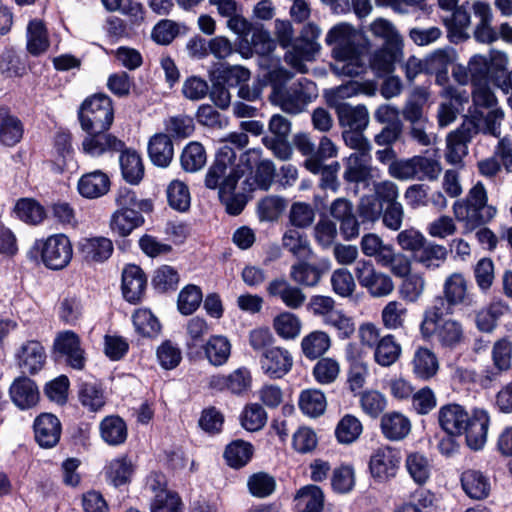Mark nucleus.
Returning <instances> with one entry per match:
<instances>
[{"instance_id":"nucleus-20","label":"nucleus","mask_w":512,"mask_h":512,"mask_svg":"<svg viewBox=\"0 0 512 512\" xmlns=\"http://www.w3.org/2000/svg\"><path fill=\"white\" fill-rule=\"evenodd\" d=\"M35 441L42 448L55 447L61 437L62 425L58 417L52 413H41L33 423Z\"/></svg>"},{"instance_id":"nucleus-8","label":"nucleus","mask_w":512,"mask_h":512,"mask_svg":"<svg viewBox=\"0 0 512 512\" xmlns=\"http://www.w3.org/2000/svg\"><path fill=\"white\" fill-rule=\"evenodd\" d=\"M78 118L84 131L109 129L114 120L111 98L103 93L88 97L79 109Z\"/></svg>"},{"instance_id":"nucleus-59","label":"nucleus","mask_w":512,"mask_h":512,"mask_svg":"<svg viewBox=\"0 0 512 512\" xmlns=\"http://www.w3.org/2000/svg\"><path fill=\"white\" fill-rule=\"evenodd\" d=\"M132 322L136 332L144 337H156L161 330L159 320L148 309L136 310Z\"/></svg>"},{"instance_id":"nucleus-2","label":"nucleus","mask_w":512,"mask_h":512,"mask_svg":"<svg viewBox=\"0 0 512 512\" xmlns=\"http://www.w3.org/2000/svg\"><path fill=\"white\" fill-rule=\"evenodd\" d=\"M335 63L332 71L339 76L355 77L366 71V47L355 29L345 23L332 27L326 35Z\"/></svg>"},{"instance_id":"nucleus-5","label":"nucleus","mask_w":512,"mask_h":512,"mask_svg":"<svg viewBox=\"0 0 512 512\" xmlns=\"http://www.w3.org/2000/svg\"><path fill=\"white\" fill-rule=\"evenodd\" d=\"M450 437L464 436L466 445L474 451L483 449L490 424V417L483 409H474L469 414L459 404H450ZM454 450V442L450 438V453Z\"/></svg>"},{"instance_id":"nucleus-40","label":"nucleus","mask_w":512,"mask_h":512,"mask_svg":"<svg viewBox=\"0 0 512 512\" xmlns=\"http://www.w3.org/2000/svg\"><path fill=\"white\" fill-rule=\"evenodd\" d=\"M120 152L119 163L123 178L130 184H138L144 176L140 155L131 149H123Z\"/></svg>"},{"instance_id":"nucleus-64","label":"nucleus","mask_w":512,"mask_h":512,"mask_svg":"<svg viewBox=\"0 0 512 512\" xmlns=\"http://www.w3.org/2000/svg\"><path fill=\"white\" fill-rule=\"evenodd\" d=\"M242 427L250 432H255L264 427L267 421V413L264 408L252 403L245 406L240 416Z\"/></svg>"},{"instance_id":"nucleus-57","label":"nucleus","mask_w":512,"mask_h":512,"mask_svg":"<svg viewBox=\"0 0 512 512\" xmlns=\"http://www.w3.org/2000/svg\"><path fill=\"white\" fill-rule=\"evenodd\" d=\"M291 48L294 53L288 52L285 59L293 67L300 70L303 66L301 61L303 59L310 60L318 52L319 44L298 37L292 43Z\"/></svg>"},{"instance_id":"nucleus-19","label":"nucleus","mask_w":512,"mask_h":512,"mask_svg":"<svg viewBox=\"0 0 512 512\" xmlns=\"http://www.w3.org/2000/svg\"><path fill=\"white\" fill-rule=\"evenodd\" d=\"M343 180L348 185H354V192H358V185L366 183L372 177L371 155L368 153H351L343 159Z\"/></svg>"},{"instance_id":"nucleus-55","label":"nucleus","mask_w":512,"mask_h":512,"mask_svg":"<svg viewBox=\"0 0 512 512\" xmlns=\"http://www.w3.org/2000/svg\"><path fill=\"white\" fill-rule=\"evenodd\" d=\"M364 255L374 257L378 264L386 263L390 259L391 245L383 243V240L374 233L365 234L360 242Z\"/></svg>"},{"instance_id":"nucleus-32","label":"nucleus","mask_w":512,"mask_h":512,"mask_svg":"<svg viewBox=\"0 0 512 512\" xmlns=\"http://www.w3.org/2000/svg\"><path fill=\"white\" fill-rule=\"evenodd\" d=\"M207 361L215 367L225 365L231 355L232 345L230 340L223 335H212L202 346Z\"/></svg>"},{"instance_id":"nucleus-47","label":"nucleus","mask_w":512,"mask_h":512,"mask_svg":"<svg viewBox=\"0 0 512 512\" xmlns=\"http://www.w3.org/2000/svg\"><path fill=\"white\" fill-rule=\"evenodd\" d=\"M299 512H321L324 504V494L316 485L302 487L295 497Z\"/></svg>"},{"instance_id":"nucleus-38","label":"nucleus","mask_w":512,"mask_h":512,"mask_svg":"<svg viewBox=\"0 0 512 512\" xmlns=\"http://www.w3.org/2000/svg\"><path fill=\"white\" fill-rule=\"evenodd\" d=\"M26 37L27 50L33 56L45 53L50 46L47 29L41 20L33 19L28 23Z\"/></svg>"},{"instance_id":"nucleus-21","label":"nucleus","mask_w":512,"mask_h":512,"mask_svg":"<svg viewBox=\"0 0 512 512\" xmlns=\"http://www.w3.org/2000/svg\"><path fill=\"white\" fill-rule=\"evenodd\" d=\"M54 351L66 358L67 364L77 370L85 366L84 351L81 348L80 338L73 331H64L54 340Z\"/></svg>"},{"instance_id":"nucleus-43","label":"nucleus","mask_w":512,"mask_h":512,"mask_svg":"<svg viewBox=\"0 0 512 512\" xmlns=\"http://www.w3.org/2000/svg\"><path fill=\"white\" fill-rule=\"evenodd\" d=\"M331 346L330 336L320 330L310 332L301 341V349L307 359L315 360L324 355Z\"/></svg>"},{"instance_id":"nucleus-25","label":"nucleus","mask_w":512,"mask_h":512,"mask_svg":"<svg viewBox=\"0 0 512 512\" xmlns=\"http://www.w3.org/2000/svg\"><path fill=\"white\" fill-rule=\"evenodd\" d=\"M335 110L343 130H365L369 124V113L364 105L352 106L339 102Z\"/></svg>"},{"instance_id":"nucleus-23","label":"nucleus","mask_w":512,"mask_h":512,"mask_svg":"<svg viewBox=\"0 0 512 512\" xmlns=\"http://www.w3.org/2000/svg\"><path fill=\"white\" fill-rule=\"evenodd\" d=\"M114 247L110 239L106 237L82 238L78 242V251L82 259L87 263H103L108 260Z\"/></svg>"},{"instance_id":"nucleus-1","label":"nucleus","mask_w":512,"mask_h":512,"mask_svg":"<svg viewBox=\"0 0 512 512\" xmlns=\"http://www.w3.org/2000/svg\"><path fill=\"white\" fill-rule=\"evenodd\" d=\"M472 87V104L468 108V115H463L461 127L450 133V164L460 163L467 155V143L480 124L488 133L496 135L504 118V112L489 84Z\"/></svg>"},{"instance_id":"nucleus-30","label":"nucleus","mask_w":512,"mask_h":512,"mask_svg":"<svg viewBox=\"0 0 512 512\" xmlns=\"http://www.w3.org/2000/svg\"><path fill=\"white\" fill-rule=\"evenodd\" d=\"M148 155L155 166L168 167L174 156L172 139L167 134L156 133L149 140Z\"/></svg>"},{"instance_id":"nucleus-44","label":"nucleus","mask_w":512,"mask_h":512,"mask_svg":"<svg viewBox=\"0 0 512 512\" xmlns=\"http://www.w3.org/2000/svg\"><path fill=\"white\" fill-rule=\"evenodd\" d=\"M100 434L107 444L117 446L127 439V426L119 416H107L100 423Z\"/></svg>"},{"instance_id":"nucleus-41","label":"nucleus","mask_w":512,"mask_h":512,"mask_svg":"<svg viewBox=\"0 0 512 512\" xmlns=\"http://www.w3.org/2000/svg\"><path fill=\"white\" fill-rule=\"evenodd\" d=\"M324 162L325 161H309L306 164V169L313 174L320 175L319 186L322 189L336 192L339 188L337 174L340 170V164L335 161L326 165Z\"/></svg>"},{"instance_id":"nucleus-29","label":"nucleus","mask_w":512,"mask_h":512,"mask_svg":"<svg viewBox=\"0 0 512 512\" xmlns=\"http://www.w3.org/2000/svg\"><path fill=\"white\" fill-rule=\"evenodd\" d=\"M383 436L390 441H401L411 432V422L400 412L385 413L380 422Z\"/></svg>"},{"instance_id":"nucleus-56","label":"nucleus","mask_w":512,"mask_h":512,"mask_svg":"<svg viewBox=\"0 0 512 512\" xmlns=\"http://www.w3.org/2000/svg\"><path fill=\"white\" fill-rule=\"evenodd\" d=\"M81 404L91 412H97L105 405L104 392L95 382H83L78 392Z\"/></svg>"},{"instance_id":"nucleus-26","label":"nucleus","mask_w":512,"mask_h":512,"mask_svg":"<svg viewBox=\"0 0 512 512\" xmlns=\"http://www.w3.org/2000/svg\"><path fill=\"white\" fill-rule=\"evenodd\" d=\"M147 279L142 269L137 265H128L122 273V292L130 303H137L144 295Z\"/></svg>"},{"instance_id":"nucleus-15","label":"nucleus","mask_w":512,"mask_h":512,"mask_svg":"<svg viewBox=\"0 0 512 512\" xmlns=\"http://www.w3.org/2000/svg\"><path fill=\"white\" fill-rule=\"evenodd\" d=\"M330 269L331 261L328 258H320L315 262L302 259L291 266L289 277L299 286L315 287Z\"/></svg>"},{"instance_id":"nucleus-50","label":"nucleus","mask_w":512,"mask_h":512,"mask_svg":"<svg viewBox=\"0 0 512 512\" xmlns=\"http://www.w3.org/2000/svg\"><path fill=\"white\" fill-rule=\"evenodd\" d=\"M165 133L169 138L186 139L190 137L195 130L193 117L186 114L170 116L164 120Z\"/></svg>"},{"instance_id":"nucleus-49","label":"nucleus","mask_w":512,"mask_h":512,"mask_svg":"<svg viewBox=\"0 0 512 512\" xmlns=\"http://www.w3.org/2000/svg\"><path fill=\"white\" fill-rule=\"evenodd\" d=\"M180 162L186 172H197L207 162V154L204 146L198 141L189 142L183 149Z\"/></svg>"},{"instance_id":"nucleus-42","label":"nucleus","mask_w":512,"mask_h":512,"mask_svg":"<svg viewBox=\"0 0 512 512\" xmlns=\"http://www.w3.org/2000/svg\"><path fill=\"white\" fill-rule=\"evenodd\" d=\"M253 452L254 449L251 443L237 439L226 446L223 457L228 466L239 469L249 463Z\"/></svg>"},{"instance_id":"nucleus-63","label":"nucleus","mask_w":512,"mask_h":512,"mask_svg":"<svg viewBox=\"0 0 512 512\" xmlns=\"http://www.w3.org/2000/svg\"><path fill=\"white\" fill-rule=\"evenodd\" d=\"M273 327L283 339H294L301 331L300 319L291 312H283L275 317Z\"/></svg>"},{"instance_id":"nucleus-3","label":"nucleus","mask_w":512,"mask_h":512,"mask_svg":"<svg viewBox=\"0 0 512 512\" xmlns=\"http://www.w3.org/2000/svg\"><path fill=\"white\" fill-rule=\"evenodd\" d=\"M293 76L291 71L283 67L269 71L268 80L272 89L269 98L284 112L297 115L318 97V89L313 81L304 77L287 86Z\"/></svg>"},{"instance_id":"nucleus-48","label":"nucleus","mask_w":512,"mask_h":512,"mask_svg":"<svg viewBox=\"0 0 512 512\" xmlns=\"http://www.w3.org/2000/svg\"><path fill=\"white\" fill-rule=\"evenodd\" d=\"M282 246L298 259H308L313 254L307 236L294 228L286 230Z\"/></svg>"},{"instance_id":"nucleus-13","label":"nucleus","mask_w":512,"mask_h":512,"mask_svg":"<svg viewBox=\"0 0 512 512\" xmlns=\"http://www.w3.org/2000/svg\"><path fill=\"white\" fill-rule=\"evenodd\" d=\"M400 450L391 446H381L371 455L369 469L373 478L386 481L394 478L401 463Z\"/></svg>"},{"instance_id":"nucleus-14","label":"nucleus","mask_w":512,"mask_h":512,"mask_svg":"<svg viewBox=\"0 0 512 512\" xmlns=\"http://www.w3.org/2000/svg\"><path fill=\"white\" fill-rule=\"evenodd\" d=\"M109 129L86 131L87 135L82 141V151L90 157H100L106 153L120 152L125 143L108 132Z\"/></svg>"},{"instance_id":"nucleus-45","label":"nucleus","mask_w":512,"mask_h":512,"mask_svg":"<svg viewBox=\"0 0 512 512\" xmlns=\"http://www.w3.org/2000/svg\"><path fill=\"white\" fill-rule=\"evenodd\" d=\"M412 367L417 378L428 380L436 374L438 360L431 350L419 347L414 353Z\"/></svg>"},{"instance_id":"nucleus-10","label":"nucleus","mask_w":512,"mask_h":512,"mask_svg":"<svg viewBox=\"0 0 512 512\" xmlns=\"http://www.w3.org/2000/svg\"><path fill=\"white\" fill-rule=\"evenodd\" d=\"M33 250L40 253L43 264L52 270L65 268L73 255L71 242L64 234H55L45 240H37Z\"/></svg>"},{"instance_id":"nucleus-54","label":"nucleus","mask_w":512,"mask_h":512,"mask_svg":"<svg viewBox=\"0 0 512 512\" xmlns=\"http://www.w3.org/2000/svg\"><path fill=\"white\" fill-rule=\"evenodd\" d=\"M402 49H396L392 46H383L375 51L370 66L378 75H385L393 72L395 62L401 54Z\"/></svg>"},{"instance_id":"nucleus-39","label":"nucleus","mask_w":512,"mask_h":512,"mask_svg":"<svg viewBox=\"0 0 512 512\" xmlns=\"http://www.w3.org/2000/svg\"><path fill=\"white\" fill-rule=\"evenodd\" d=\"M401 345L391 334L381 337L374 348L373 357L375 362L382 367H390L398 361L401 356Z\"/></svg>"},{"instance_id":"nucleus-34","label":"nucleus","mask_w":512,"mask_h":512,"mask_svg":"<svg viewBox=\"0 0 512 512\" xmlns=\"http://www.w3.org/2000/svg\"><path fill=\"white\" fill-rule=\"evenodd\" d=\"M448 49L435 50L425 59V72L435 75L436 83L442 87L441 94L448 95Z\"/></svg>"},{"instance_id":"nucleus-36","label":"nucleus","mask_w":512,"mask_h":512,"mask_svg":"<svg viewBox=\"0 0 512 512\" xmlns=\"http://www.w3.org/2000/svg\"><path fill=\"white\" fill-rule=\"evenodd\" d=\"M110 187L108 176L100 170L83 175L78 181L79 193L89 199L105 195Z\"/></svg>"},{"instance_id":"nucleus-9","label":"nucleus","mask_w":512,"mask_h":512,"mask_svg":"<svg viewBox=\"0 0 512 512\" xmlns=\"http://www.w3.org/2000/svg\"><path fill=\"white\" fill-rule=\"evenodd\" d=\"M440 171L441 168L437 161L423 156L397 159L388 166L389 175L400 181L433 180L439 176Z\"/></svg>"},{"instance_id":"nucleus-7","label":"nucleus","mask_w":512,"mask_h":512,"mask_svg":"<svg viewBox=\"0 0 512 512\" xmlns=\"http://www.w3.org/2000/svg\"><path fill=\"white\" fill-rule=\"evenodd\" d=\"M420 331L425 339L436 340L442 346L448 345V278L443 283V293L435 297L424 312Z\"/></svg>"},{"instance_id":"nucleus-53","label":"nucleus","mask_w":512,"mask_h":512,"mask_svg":"<svg viewBox=\"0 0 512 512\" xmlns=\"http://www.w3.org/2000/svg\"><path fill=\"white\" fill-rule=\"evenodd\" d=\"M405 467L413 481L418 485H424L431 473V466L428 459L419 452H412L407 455Z\"/></svg>"},{"instance_id":"nucleus-37","label":"nucleus","mask_w":512,"mask_h":512,"mask_svg":"<svg viewBox=\"0 0 512 512\" xmlns=\"http://www.w3.org/2000/svg\"><path fill=\"white\" fill-rule=\"evenodd\" d=\"M475 16L479 23L474 31V37L478 42L490 44L499 38V33L491 26L492 14L489 5L476 2L473 4Z\"/></svg>"},{"instance_id":"nucleus-35","label":"nucleus","mask_w":512,"mask_h":512,"mask_svg":"<svg viewBox=\"0 0 512 512\" xmlns=\"http://www.w3.org/2000/svg\"><path fill=\"white\" fill-rule=\"evenodd\" d=\"M23 136V125L18 117L11 114L9 108L0 106V143L14 146Z\"/></svg>"},{"instance_id":"nucleus-58","label":"nucleus","mask_w":512,"mask_h":512,"mask_svg":"<svg viewBox=\"0 0 512 512\" xmlns=\"http://www.w3.org/2000/svg\"><path fill=\"white\" fill-rule=\"evenodd\" d=\"M363 426L360 420L351 414H346L338 422L335 436L342 444H351L362 434Z\"/></svg>"},{"instance_id":"nucleus-27","label":"nucleus","mask_w":512,"mask_h":512,"mask_svg":"<svg viewBox=\"0 0 512 512\" xmlns=\"http://www.w3.org/2000/svg\"><path fill=\"white\" fill-rule=\"evenodd\" d=\"M18 365L25 373L36 374L45 363L46 354L40 342L30 340L17 353Z\"/></svg>"},{"instance_id":"nucleus-31","label":"nucleus","mask_w":512,"mask_h":512,"mask_svg":"<svg viewBox=\"0 0 512 512\" xmlns=\"http://www.w3.org/2000/svg\"><path fill=\"white\" fill-rule=\"evenodd\" d=\"M458 0H450V42L458 43L469 38L468 29L470 26V14L468 12L469 2L457 6Z\"/></svg>"},{"instance_id":"nucleus-24","label":"nucleus","mask_w":512,"mask_h":512,"mask_svg":"<svg viewBox=\"0 0 512 512\" xmlns=\"http://www.w3.org/2000/svg\"><path fill=\"white\" fill-rule=\"evenodd\" d=\"M12 402L21 410L31 409L39 401V390L33 380L22 376L16 378L9 389Z\"/></svg>"},{"instance_id":"nucleus-33","label":"nucleus","mask_w":512,"mask_h":512,"mask_svg":"<svg viewBox=\"0 0 512 512\" xmlns=\"http://www.w3.org/2000/svg\"><path fill=\"white\" fill-rule=\"evenodd\" d=\"M460 481L464 492L472 499L482 500L490 493V480L481 471L466 470L461 474Z\"/></svg>"},{"instance_id":"nucleus-17","label":"nucleus","mask_w":512,"mask_h":512,"mask_svg":"<svg viewBox=\"0 0 512 512\" xmlns=\"http://www.w3.org/2000/svg\"><path fill=\"white\" fill-rule=\"evenodd\" d=\"M266 291L269 297L279 300L291 310L300 309L307 299L300 286L292 284L282 276L272 279L268 283Z\"/></svg>"},{"instance_id":"nucleus-11","label":"nucleus","mask_w":512,"mask_h":512,"mask_svg":"<svg viewBox=\"0 0 512 512\" xmlns=\"http://www.w3.org/2000/svg\"><path fill=\"white\" fill-rule=\"evenodd\" d=\"M354 272L360 286L374 298L386 297L394 290L392 278L388 274L376 270L370 261L359 260Z\"/></svg>"},{"instance_id":"nucleus-16","label":"nucleus","mask_w":512,"mask_h":512,"mask_svg":"<svg viewBox=\"0 0 512 512\" xmlns=\"http://www.w3.org/2000/svg\"><path fill=\"white\" fill-rule=\"evenodd\" d=\"M209 387L217 391H228L237 396L247 394L252 387V374L247 367H239L228 375H213Z\"/></svg>"},{"instance_id":"nucleus-28","label":"nucleus","mask_w":512,"mask_h":512,"mask_svg":"<svg viewBox=\"0 0 512 512\" xmlns=\"http://www.w3.org/2000/svg\"><path fill=\"white\" fill-rule=\"evenodd\" d=\"M242 185V191L239 192L235 191L237 186H230L229 183L226 184V188H222L218 192L220 202L230 215H239L248 202L247 194L254 191L253 184L249 179H245Z\"/></svg>"},{"instance_id":"nucleus-61","label":"nucleus","mask_w":512,"mask_h":512,"mask_svg":"<svg viewBox=\"0 0 512 512\" xmlns=\"http://www.w3.org/2000/svg\"><path fill=\"white\" fill-rule=\"evenodd\" d=\"M339 374L340 365L338 361L329 357L319 359L312 370L314 379L321 385L334 383Z\"/></svg>"},{"instance_id":"nucleus-4","label":"nucleus","mask_w":512,"mask_h":512,"mask_svg":"<svg viewBox=\"0 0 512 512\" xmlns=\"http://www.w3.org/2000/svg\"><path fill=\"white\" fill-rule=\"evenodd\" d=\"M259 155L256 150H249L242 153L237 160L236 152L228 145H224L217 151L215 158L208 168L204 184L211 190L226 188V184L237 186L238 181L247 173L251 174L253 161Z\"/></svg>"},{"instance_id":"nucleus-12","label":"nucleus","mask_w":512,"mask_h":512,"mask_svg":"<svg viewBox=\"0 0 512 512\" xmlns=\"http://www.w3.org/2000/svg\"><path fill=\"white\" fill-rule=\"evenodd\" d=\"M507 63L506 55L502 52L491 53L489 57L474 55L468 63V71L472 86L486 85L497 73L505 70Z\"/></svg>"},{"instance_id":"nucleus-52","label":"nucleus","mask_w":512,"mask_h":512,"mask_svg":"<svg viewBox=\"0 0 512 512\" xmlns=\"http://www.w3.org/2000/svg\"><path fill=\"white\" fill-rule=\"evenodd\" d=\"M326 406V397L318 389H308L300 394L299 407L304 414L310 417L322 415L326 410Z\"/></svg>"},{"instance_id":"nucleus-62","label":"nucleus","mask_w":512,"mask_h":512,"mask_svg":"<svg viewBox=\"0 0 512 512\" xmlns=\"http://www.w3.org/2000/svg\"><path fill=\"white\" fill-rule=\"evenodd\" d=\"M370 30L374 36L384 40L383 46H392L396 49H402V38L390 21L378 18L371 24Z\"/></svg>"},{"instance_id":"nucleus-60","label":"nucleus","mask_w":512,"mask_h":512,"mask_svg":"<svg viewBox=\"0 0 512 512\" xmlns=\"http://www.w3.org/2000/svg\"><path fill=\"white\" fill-rule=\"evenodd\" d=\"M473 304L474 296L468 290L464 277L457 273L450 275V306L470 307Z\"/></svg>"},{"instance_id":"nucleus-6","label":"nucleus","mask_w":512,"mask_h":512,"mask_svg":"<svg viewBox=\"0 0 512 512\" xmlns=\"http://www.w3.org/2000/svg\"><path fill=\"white\" fill-rule=\"evenodd\" d=\"M487 201L486 189L481 182H478L470 189L465 200L454 203L453 211L456 221L465 231H473L495 217L497 209Z\"/></svg>"},{"instance_id":"nucleus-51","label":"nucleus","mask_w":512,"mask_h":512,"mask_svg":"<svg viewBox=\"0 0 512 512\" xmlns=\"http://www.w3.org/2000/svg\"><path fill=\"white\" fill-rule=\"evenodd\" d=\"M428 95L424 87L413 89L403 109V117L406 121L417 122L427 120L423 115V108L428 100Z\"/></svg>"},{"instance_id":"nucleus-18","label":"nucleus","mask_w":512,"mask_h":512,"mask_svg":"<svg viewBox=\"0 0 512 512\" xmlns=\"http://www.w3.org/2000/svg\"><path fill=\"white\" fill-rule=\"evenodd\" d=\"M259 363L265 375L280 379L292 369L293 357L287 349L274 346L260 354Z\"/></svg>"},{"instance_id":"nucleus-22","label":"nucleus","mask_w":512,"mask_h":512,"mask_svg":"<svg viewBox=\"0 0 512 512\" xmlns=\"http://www.w3.org/2000/svg\"><path fill=\"white\" fill-rule=\"evenodd\" d=\"M294 143L297 150L306 156L304 161L305 167L309 161H326L337 155L336 145L326 136L321 137L317 146L306 134L296 135Z\"/></svg>"},{"instance_id":"nucleus-46","label":"nucleus","mask_w":512,"mask_h":512,"mask_svg":"<svg viewBox=\"0 0 512 512\" xmlns=\"http://www.w3.org/2000/svg\"><path fill=\"white\" fill-rule=\"evenodd\" d=\"M144 223V218L139 211L134 210H116L110 221V227L113 232L120 236L129 235L135 228Z\"/></svg>"}]
</instances>
